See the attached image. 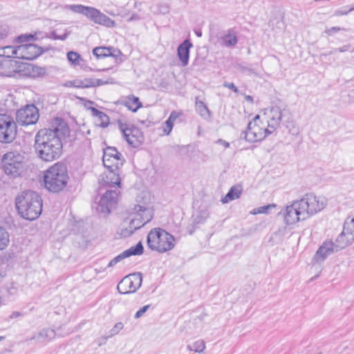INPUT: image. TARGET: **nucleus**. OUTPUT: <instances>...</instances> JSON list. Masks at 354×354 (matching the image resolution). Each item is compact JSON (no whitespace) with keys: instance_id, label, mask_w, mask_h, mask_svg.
<instances>
[{"instance_id":"1","label":"nucleus","mask_w":354,"mask_h":354,"mask_svg":"<svg viewBox=\"0 0 354 354\" xmlns=\"http://www.w3.org/2000/svg\"><path fill=\"white\" fill-rule=\"evenodd\" d=\"M68 124L60 118H55L48 128L40 129L35 138V151L44 161L51 162L62 153V140L70 136Z\"/></svg>"},{"instance_id":"2","label":"nucleus","mask_w":354,"mask_h":354,"mask_svg":"<svg viewBox=\"0 0 354 354\" xmlns=\"http://www.w3.org/2000/svg\"><path fill=\"white\" fill-rule=\"evenodd\" d=\"M16 206L23 218L27 220H35L41 213L42 200L35 192L26 191L17 197Z\"/></svg>"},{"instance_id":"3","label":"nucleus","mask_w":354,"mask_h":354,"mask_svg":"<svg viewBox=\"0 0 354 354\" xmlns=\"http://www.w3.org/2000/svg\"><path fill=\"white\" fill-rule=\"evenodd\" d=\"M68 180L66 166L57 162L50 167L44 173V181L45 187L51 192H59L63 190Z\"/></svg>"},{"instance_id":"4","label":"nucleus","mask_w":354,"mask_h":354,"mask_svg":"<svg viewBox=\"0 0 354 354\" xmlns=\"http://www.w3.org/2000/svg\"><path fill=\"white\" fill-rule=\"evenodd\" d=\"M147 244L151 250L163 253L175 246V239L162 229H153L148 234Z\"/></svg>"},{"instance_id":"5","label":"nucleus","mask_w":354,"mask_h":354,"mask_svg":"<svg viewBox=\"0 0 354 354\" xmlns=\"http://www.w3.org/2000/svg\"><path fill=\"white\" fill-rule=\"evenodd\" d=\"M296 201L302 213V220H306L323 210L326 207L328 202L325 197L316 196L312 193L306 194L301 199Z\"/></svg>"},{"instance_id":"6","label":"nucleus","mask_w":354,"mask_h":354,"mask_svg":"<svg viewBox=\"0 0 354 354\" xmlns=\"http://www.w3.org/2000/svg\"><path fill=\"white\" fill-rule=\"evenodd\" d=\"M132 211L133 217L129 223V230L127 232H123L125 236L131 234L135 230L144 226L153 216V209L149 204L136 205Z\"/></svg>"},{"instance_id":"7","label":"nucleus","mask_w":354,"mask_h":354,"mask_svg":"<svg viewBox=\"0 0 354 354\" xmlns=\"http://www.w3.org/2000/svg\"><path fill=\"white\" fill-rule=\"evenodd\" d=\"M267 124L260 115H257L248 124L247 130L244 131L245 139L250 142L262 140L267 136L273 133L270 131Z\"/></svg>"},{"instance_id":"8","label":"nucleus","mask_w":354,"mask_h":354,"mask_svg":"<svg viewBox=\"0 0 354 354\" xmlns=\"http://www.w3.org/2000/svg\"><path fill=\"white\" fill-rule=\"evenodd\" d=\"M2 164L5 174L15 178L24 169V157L16 151L8 152L3 156Z\"/></svg>"},{"instance_id":"9","label":"nucleus","mask_w":354,"mask_h":354,"mask_svg":"<svg viewBox=\"0 0 354 354\" xmlns=\"http://www.w3.org/2000/svg\"><path fill=\"white\" fill-rule=\"evenodd\" d=\"M17 136V124L13 118L7 114H0V142H12Z\"/></svg>"},{"instance_id":"10","label":"nucleus","mask_w":354,"mask_h":354,"mask_svg":"<svg viewBox=\"0 0 354 354\" xmlns=\"http://www.w3.org/2000/svg\"><path fill=\"white\" fill-rule=\"evenodd\" d=\"M285 109L275 105L264 109L260 116L270 128V131L274 132L280 125Z\"/></svg>"},{"instance_id":"11","label":"nucleus","mask_w":354,"mask_h":354,"mask_svg":"<svg viewBox=\"0 0 354 354\" xmlns=\"http://www.w3.org/2000/svg\"><path fill=\"white\" fill-rule=\"evenodd\" d=\"M118 125L123 138L129 145L133 147H138L142 145L144 137L140 129L121 122H119Z\"/></svg>"},{"instance_id":"12","label":"nucleus","mask_w":354,"mask_h":354,"mask_svg":"<svg viewBox=\"0 0 354 354\" xmlns=\"http://www.w3.org/2000/svg\"><path fill=\"white\" fill-rule=\"evenodd\" d=\"M142 282L140 272L130 274L124 277L118 285V290L121 294H129L136 292Z\"/></svg>"},{"instance_id":"13","label":"nucleus","mask_w":354,"mask_h":354,"mask_svg":"<svg viewBox=\"0 0 354 354\" xmlns=\"http://www.w3.org/2000/svg\"><path fill=\"white\" fill-rule=\"evenodd\" d=\"M102 161L108 169H119L123 165L124 159L116 148L109 147L104 151Z\"/></svg>"},{"instance_id":"14","label":"nucleus","mask_w":354,"mask_h":354,"mask_svg":"<svg viewBox=\"0 0 354 354\" xmlns=\"http://www.w3.org/2000/svg\"><path fill=\"white\" fill-rule=\"evenodd\" d=\"M17 122L23 126L33 124L39 119V112L37 107L32 104L19 109L17 112Z\"/></svg>"},{"instance_id":"15","label":"nucleus","mask_w":354,"mask_h":354,"mask_svg":"<svg viewBox=\"0 0 354 354\" xmlns=\"http://www.w3.org/2000/svg\"><path fill=\"white\" fill-rule=\"evenodd\" d=\"M118 196V192L116 190H107L101 197L96 210L104 214L110 213L117 203Z\"/></svg>"},{"instance_id":"16","label":"nucleus","mask_w":354,"mask_h":354,"mask_svg":"<svg viewBox=\"0 0 354 354\" xmlns=\"http://www.w3.org/2000/svg\"><path fill=\"white\" fill-rule=\"evenodd\" d=\"M21 62L14 59H0V75L20 77Z\"/></svg>"},{"instance_id":"17","label":"nucleus","mask_w":354,"mask_h":354,"mask_svg":"<svg viewBox=\"0 0 354 354\" xmlns=\"http://www.w3.org/2000/svg\"><path fill=\"white\" fill-rule=\"evenodd\" d=\"M298 207L297 202L295 201L290 205L287 206L283 210L281 211L280 214L283 215L286 225H292L299 221H303L302 213Z\"/></svg>"},{"instance_id":"18","label":"nucleus","mask_w":354,"mask_h":354,"mask_svg":"<svg viewBox=\"0 0 354 354\" xmlns=\"http://www.w3.org/2000/svg\"><path fill=\"white\" fill-rule=\"evenodd\" d=\"M42 53L41 48L35 44L17 46V59H33Z\"/></svg>"},{"instance_id":"19","label":"nucleus","mask_w":354,"mask_h":354,"mask_svg":"<svg viewBox=\"0 0 354 354\" xmlns=\"http://www.w3.org/2000/svg\"><path fill=\"white\" fill-rule=\"evenodd\" d=\"M87 18L95 24L106 28H113L116 26L115 21L93 7H91Z\"/></svg>"},{"instance_id":"20","label":"nucleus","mask_w":354,"mask_h":354,"mask_svg":"<svg viewBox=\"0 0 354 354\" xmlns=\"http://www.w3.org/2000/svg\"><path fill=\"white\" fill-rule=\"evenodd\" d=\"M143 253V246L141 242H138L136 246H132L130 248L124 250L117 257H114L109 261L107 268H112L118 263L120 262L125 258L129 257L133 255H140Z\"/></svg>"},{"instance_id":"21","label":"nucleus","mask_w":354,"mask_h":354,"mask_svg":"<svg viewBox=\"0 0 354 354\" xmlns=\"http://www.w3.org/2000/svg\"><path fill=\"white\" fill-rule=\"evenodd\" d=\"M335 248V243L330 241H325L317 251L313 261L315 263H319L323 261L328 255L334 252H337Z\"/></svg>"},{"instance_id":"22","label":"nucleus","mask_w":354,"mask_h":354,"mask_svg":"<svg viewBox=\"0 0 354 354\" xmlns=\"http://www.w3.org/2000/svg\"><path fill=\"white\" fill-rule=\"evenodd\" d=\"M20 77L29 75L32 77H37L45 73L44 68L33 65L31 64H24L21 66Z\"/></svg>"},{"instance_id":"23","label":"nucleus","mask_w":354,"mask_h":354,"mask_svg":"<svg viewBox=\"0 0 354 354\" xmlns=\"http://www.w3.org/2000/svg\"><path fill=\"white\" fill-rule=\"evenodd\" d=\"M56 336V332L53 329L43 328L37 334L33 335L30 340L35 341L36 343H43L53 339Z\"/></svg>"},{"instance_id":"24","label":"nucleus","mask_w":354,"mask_h":354,"mask_svg":"<svg viewBox=\"0 0 354 354\" xmlns=\"http://www.w3.org/2000/svg\"><path fill=\"white\" fill-rule=\"evenodd\" d=\"M192 46V44L189 40H185L178 47L177 53L179 59L181 62L182 66H185L188 64L189 57V48Z\"/></svg>"},{"instance_id":"25","label":"nucleus","mask_w":354,"mask_h":354,"mask_svg":"<svg viewBox=\"0 0 354 354\" xmlns=\"http://www.w3.org/2000/svg\"><path fill=\"white\" fill-rule=\"evenodd\" d=\"M121 104L133 112H136L142 106L139 98L134 95H129L125 97L122 100Z\"/></svg>"},{"instance_id":"26","label":"nucleus","mask_w":354,"mask_h":354,"mask_svg":"<svg viewBox=\"0 0 354 354\" xmlns=\"http://www.w3.org/2000/svg\"><path fill=\"white\" fill-rule=\"evenodd\" d=\"M82 80L83 88L95 87L104 84H112L115 83L113 78L109 77L106 80L95 78H84Z\"/></svg>"},{"instance_id":"27","label":"nucleus","mask_w":354,"mask_h":354,"mask_svg":"<svg viewBox=\"0 0 354 354\" xmlns=\"http://www.w3.org/2000/svg\"><path fill=\"white\" fill-rule=\"evenodd\" d=\"M102 180L107 185L120 186V178L119 169H109L108 172L106 174V177H102Z\"/></svg>"},{"instance_id":"28","label":"nucleus","mask_w":354,"mask_h":354,"mask_svg":"<svg viewBox=\"0 0 354 354\" xmlns=\"http://www.w3.org/2000/svg\"><path fill=\"white\" fill-rule=\"evenodd\" d=\"M237 42L236 35L232 30H229L221 38V44L225 47H233Z\"/></svg>"},{"instance_id":"29","label":"nucleus","mask_w":354,"mask_h":354,"mask_svg":"<svg viewBox=\"0 0 354 354\" xmlns=\"http://www.w3.org/2000/svg\"><path fill=\"white\" fill-rule=\"evenodd\" d=\"M242 187L239 185L232 187L225 196L222 198V203H227L230 201L239 198L242 193Z\"/></svg>"},{"instance_id":"30","label":"nucleus","mask_w":354,"mask_h":354,"mask_svg":"<svg viewBox=\"0 0 354 354\" xmlns=\"http://www.w3.org/2000/svg\"><path fill=\"white\" fill-rule=\"evenodd\" d=\"M91 111L92 115L96 118V122L99 127H106L109 125V118L106 114L93 107L91 108Z\"/></svg>"},{"instance_id":"31","label":"nucleus","mask_w":354,"mask_h":354,"mask_svg":"<svg viewBox=\"0 0 354 354\" xmlns=\"http://www.w3.org/2000/svg\"><path fill=\"white\" fill-rule=\"evenodd\" d=\"M353 242V240H350L348 235L344 234V232H342L338 236V237L335 240V248L336 250H339L346 248L347 245Z\"/></svg>"},{"instance_id":"32","label":"nucleus","mask_w":354,"mask_h":354,"mask_svg":"<svg viewBox=\"0 0 354 354\" xmlns=\"http://www.w3.org/2000/svg\"><path fill=\"white\" fill-rule=\"evenodd\" d=\"M343 231L344 234L348 235L350 240L354 241V217H348L345 221Z\"/></svg>"},{"instance_id":"33","label":"nucleus","mask_w":354,"mask_h":354,"mask_svg":"<svg viewBox=\"0 0 354 354\" xmlns=\"http://www.w3.org/2000/svg\"><path fill=\"white\" fill-rule=\"evenodd\" d=\"M65 8L75 13L84 15L87 17L91 6H85L80 4H74L67 5L65 6Z\"/></svg>"},{"instance_id":"34","label":"nucleus","mask_w":354,"mask_h":354,"mask_svg":"<svg viewBox=\"0 0 354 354\" xmlns=\"http://www.w3.org/2000/svg\"><path fill=\"white\" fill-rule=\"evenodd\" d=\"M182 115L181 112H177V111H172L167 119V120L165 122V126L168 127V129H165V133L166 135H169L170 132L171 131L174 123L176 121V120L179 118Z\"/></svg>"},{"instance_id":"35","label":"nucleus","mask_w":354,"mask_h":354,"mask_svg":"<svg viewBox=\"0 0 354 354\" xmlns=\"http://www.w3.org/2000/svg\"><path fill=\"white\" fill-rule=\"evenodd\" d=\"M206 348L205 343L203 340L199 339L192 344H188L187 348L189 351H194L196 353H201Z\"/></svg>"},{"instance_id":"36","label":"nucleus","mask_w":354,"mask_h":354,"mask_svg":"<svg viewBox=\"0 0 354 354\" xmlns=\"http://www.w3.org/2000/svg\"><path fill=\"white\" fill-rule=\"evenodd\" d=\"M93 53L97 58L112 56V48L106 47H97L93 50Z\"/></svg>"},{"instance_id":"37","label":"nucleus","mask_w":354,"mask_h":354,"mask_svg":"<svg viewBox=\"0 0 354 354\" xmlns=\"http://www.w3.org/2000/svg\"><path fill=\"white\" fill-rule=\"evenodd\" d=\"M10 243V236L8 232L0 226V250L5 249Z\"/></svg>"},{"instance_id":"38","label":"nucleus","mask_w":354,"mask_h":354,"mask_svg":"<svg viewBox=\"0 0 354 354\" xmlns=\"http://www.w3.org/2000/svg\"><path fill=\"white\" fill-rule=\"evenodd\" d=\"M196 109L202 117L206 118L209 116V111L207 107L202 101H198V98L196 100Z\"/></svg>"},{"instance_id":"39","label":"nucleus","mask_w":354,"mask_h":354,"mask_svg":"<svg viewBox=\"0 0 354 354\" xmlns=\"http://www.w3.org/2000/svg\"><path fill=\"white\" fill-rule=\"evenodd\" d=\"M67 58L68 61L73 65H79L80 61L82 60L80 55L74 51H70L67 53Z\"/></svg>"},{"instance_id":"40","label":"nucleus","mask_w":354,"mask_h":354,"mask_svg":"<svg viewBox=\"0 0 354 354\" xmlns=\"http://www.w3.org/2000/svg\"><path fill=\"white\" fill-rule=\"evenodd\" d=\"M5 57L17 58V46H5Z\"/></svg>"},{"instance_id":"41","label":"nucleus","mask_w":354,"mask_h":354,"mask_svg":"<svg viewBox=\"0 0 354 354\" xmlns=\"http://www.w3.org/2000/svg\"><path fill=\"white\" fill-rule=\"evenodd\" d=\"M10 33V27L4 23H0V41L5 39Z\"/></svg>"},{"instance_id":"42","label":"nucleus","mask_w":354,"mask_h":354,"mask_svg":"<svg viewBox=\"0 0 354 354\" xmlns=\"http://www.w3.org/2000/svg\"><path fill=\"white\" fill-rule=\"evenodd\" d=\"M35 39V35H32V34H24V35H21L19 36H18L16 39H15V42L16 43H24V42H26V41H29L30 40H33Z\"/></svg>"},{"instance_id":"43","label":"nucleus","mask_w":354,"mask_h":354,"mask_svg":"<svg viewBox=\"0 0 354 354\" xmlns=\"http://www.w3.org/2000/svg\"><path fill=\"white\" fill-rule=\"evenodd\" d=\"M209 216L207 210L201 211L199 214L195 218V221L197 223H203Z\"/></svg>"},{"instance_id":"44","label":"nucleus","mask_w":354,"mask_h":354,"mask_svg":"<svg viewBox=\"0 0 354 354\" xmlns=\"http://www.w3.org/2000/svg\"><path fill=\"white\" fill-rule=\"evenodd\" d=\"M150 308V305H146L140 308L135 314L134 317L136 319L140 318Z\"/></svg>"},{"instance_id":"45","label":"nucleus","mask_w":354,"mask_h":354,"mask_svg":"<svg viewBox=\"0 0 354 354\" xmlns=\"http://www.w3.org/2000/svg\"><path fill=\"white\" fill-rule=\"evenodd\" d=\"M123 324L121 322L116 323L114 327L111 329V332L112 334H117L119 331H120L123 328Z\"/></svg>"},{"instance_id":"46","label":"nucleus","mask_w":354,"mask_h":354,"mask_svg":"<svg viewBox=\"0 0 354 354\" xmlns=\"http://www.w3.org/2000/svg\"><path fill=\"white\" fill-rule=\"evenodd\" d=\"M223 86L224 87H226V88H228L231 90H232L235 93H239V89L237 88V87L234 85V83H231V82H225L223 84Z\"/></svg>"},{"instance_id":"47","label":"nucleus","mask_w":354,"mask_h":354,"mask_svg":"<svg viewBox=\"0 0 354 354\" xmlns=\"http://www.w3.org/2000/svg\"><path fill=\"white\" fill-rule=\"evenodd\" d=\"M216 144L217 145H221L222 147H223L224 149H227L228 147H230V142L224 140H222V139H218L217 140L216 142H215Z\"/></svg>"},{"instance_id":"48","label":"nucleus","mask_w":354,"mask_h":354,"mask_svg":"<svg viewBox=\"0 0 354 354\" xmlns=\"http://www.w3.org/2000/svg\"><path fill=\"white\" fill-rule=\"evenodd\" d=\"M274 207V205H268L258 207V212L260 214H266V213H268V209H270V207Z\"/></svg>"},{"instance_id":"49","label":"nucleus","mask_w":354,"mask_h":354,"mask_svg":"<svg viewBox=\"0 0 354 354\" xmlns=\"http://www.w3.org/2000/svg\"><path fill=\"white\" fill-rule=\"evenodd\" d=\"M354 10V8H351L348 10H337L335 12V15L337 16H339V15H347L348 12H351Z\"/></svg>"},{"instance_id":"50","label":"nucleus","mask_w":354,"mask_h":354,"mask_svg":"<svg viewBox=\"0 0 354 354\" xmlns=\"http://www.w3.org/2000/svg\"><path fill=\"white\" fill-rule=\"evenodd\" d=\"M74 82V87L75 88H83L82 80L80 79H76L73 80Z\"/></svg>"},{"instance_id":"51","label":"nucleus","mask_w":354,"mask_h":354,"mask_svg":"<svg viewBox=\"0 0 354 354\" xmlns=\"http://www.w3.org/2000/svg\"><path fill=\"white\" fill-rule=\"evenodd\" d=\"M140 19V17L138 14H133L130 18L127 19L128 22L133 21H138Z\"/></svg>"},{"instance_id":"52","label":"nucleus","mask_w":354,"mask_h":354,"mask_svg":"<svg viewBox=\"0 0 354 354\" xmlns=\"http://www.w3.org/2000/svg\"><path fill=\"white\" fill-rule=\"evenodd\" d=\"M160 12L162 14H166L169 12V7L167 6H160Z\"/></svg>"},{"instance_id":"53","label":"nucleus","mask_w":354,"mask_h":354,"mask_svg":"<svg viewBox=\"0 0 354 354\" xmlns=\"http://www.w3.org/2000/svg\"><path fill=\"white\" fill-rule=\"evenodd\" d=\"M21 315V314L20 312L14 311L10 315V319H15V318H17V317H20Z\"/></svg>"},{"instance_id":"54","label":"nucleus","mask_w":354,"mask_h":354,"mask_svg":"<svg viewBox=\"0 0 354 354\" xmlns=\"http://www.w3.org/2000/svg\"><path fill=\"white\" fill-rule=\"evenodd\" d=\"M348 49H349V46H344L343 47H341V48H338L337 50L339 52L342 53V52H345V51L348 50Z\"/></svg>"},{"instance_id":"55","label":"nucleus","mask_w":354,"mask_h":354,"mask_svg":"<svg viewBox=\"0 0 354 354\" xmlns=\"http://www.w3.org/2000/svg\"><path fill=\"white\" fill-rule=\"evenodd\" d=\"M64 86L66 87H74V82L72 81H68L64 84Z\"/></svg>"},{"instance_id":"56","label":"nucleus","mask_w":354,"mask_h":354,"mask_svg":"<svg viewBox=\"0 0 354 354\" xmlns=\"http://www.w3.org/2000/svg\"><path fill=\"white\" fill-rule=\"evenodd\" d=\"M0 57H5V46H0Z\"/></svg>"},{"instance_id":"57","label":"nucleus","mask_w":354,"mask_h":354,"mask_svg":"<svg viewBox=\"0 0 354 354\" xmlns=\"http://www.w3.org/2000/svg\"><path fill=\"white\" fill-rule=\"evenodd\" d=\"M245 99L246 101H248V102H249L250 103L253 102V98L250 95H245Z\"/></svg>"},{"instance_id":"58","label":"nucleus","mask_w":354,"mask_h":354,"mask_svg":"<svg viewBox=\"0 0 354 354\" xmlns=\"http://www.w3.org/2000/svg\"><path fill=\"white\" fill-rule=\"evenodd\" d=\"M340 30L339 28L338 27H333L331 28L329 30H328V32L330 33V32H337V31H339Z\"/></svg>"},{"instance_id":"59","label":"nucleus","mask_w":354,"mask_h":354,"mask_svg":"<svg viewBox=\"0 0 354 354\" xmlns=\"http://www.w3.org/2000/svg\"><path fill=\"white\" fill-rule=\"evenodd\" d=\"M67 35L64 34L63 36L58 37V39H60L62 40H64L66 38Z\"/></svg>"},{"instance_id":"60","label":"nucleus","mask_w":354,"mask_h":354,"mask_svg":"<svg viewBox=\"0 0 354 354\" xmlns=\"http://www.w3.org/2000/svg\"><path fill=\"white\" fill-rule=\"evenodd\" d=\"M252 214H259L258 212V208H256V209H254L253 211L251 212Z\"/></svg>"},{"instance_id":"61","label":"nucleus","mask_w":354,"mask_h":354,"mask_svg":"<svg viewBox=\"0 0 354 354\" xmlns=\"http://www.w3.org/2000/svg\"><path fill=\"white\" fill-rule=\"evenodd\" d=\"M196 35H197L198 37H201V35H202V33H201V31L196 32Z\"/></svg>"},{"instance_id":"62","label":"nucleus","mask_w":354,"mask_h":354,"mask_svg":"<svg viewBox=\"0 0 354 354\" xmlns=\"http://www.w3.org/2000/svg\"><path fill=\"white\" fill-rule=\"evenodd\" d=\"M5 339L3 336H0V342L3 341Z\"/></svg>"},{"instance_id":"63","label":"nucleus","mask_w":354,"mask_h":354,"mask_svg":"<svg viewBox=\"0 0 354 354\" xmlns=\"http://www.w3.org/2000/svg\"><path fill=\"white\" fill-rule=\"evenodd\" d=\"M165 129H168V127H167L165 125L163 127V132L164 133H165Z\"/></svg>"},{"instance_id":"64","label":"nucleus","mask_w":354,"mask_h":354,"mask_svg":"<svg viewBox=\"0 0 354 354\" xmlns=\"http://www.w3.org/2000/svg\"><path fill=\"white\" fill-rule=\"evenodd\" d=\"M250 73L251 74L256 75V73H255L252 70H250Z\"/></svg>"}]
</instances>
